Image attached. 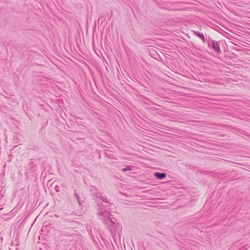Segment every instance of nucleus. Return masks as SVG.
Wrapping results in <instances>:
<instances>
[{
	"mask_svg": "<svg viewBox=\"0 0 250 250\" xmlns=\"http://www.w3.org/2000/svg\"><path fill=\"white\" fill-rule=\"evenodd\" d=\"M74 195L77 198V200L78 201V202L79 203V205H81V202H80V198L79 196L78 193L76 192V191H74Z\"/></svg>",
	"mask_w": 250,
	"mask_h": 250,
	"instance_id": "nucleus-8",
	"label": "nucleus"
},
{
	"mask_svg": "<svg viewBox=\"0 0 250 250\" xmlns=\"http://www.w3.org/2000/svg\"><path fill=\"white\" fill-rule=\"evenodd\" d=\"M104 207L103 205L99 206V209H98L97 212L98 217L107 225V227L110 231H114L117 224L116 219L112 217L111 216L112 215L110 214V211H107Z\"/></svg>",
	"mask_w": 250,
	"mask_h": 250,
	"instance_id": "nucleus-1",
	"label": "nucleus"
},
{
	"mask_svg": "<svg viewBox=\"0 0 250 250\" xmlns=\"http://www.w3.org/2000/svg\"><path fill=\"white\" fill-rule=\"evenodd\" d=\"M94 196H95V198L97 199H100L102 201L105 202V203L106 204V206L105 205H104V208L106 210V209H108L107 211H111L114 207V206L113 204H111L109 202L107 201V197L106 196H103L102 195V194L100 193H97L94 194ZM98 206L99 205H103V204H101L100 203H98Z\"/></svg>",
	"mask_w": 250,
	"mask_h": 250,
	"instance_id": "nucleus-2",
	"label": "nucleus"
},
{
	"mask_svg": "<svg viewBox=\"0 0 250 250\" xmlns=\"http://www.w3.org/2000/svg\"><path fill=\"white\" fill-rule=\"evenodd\" d=\"M193 32H194V34L196 36H197V37L200 38L204 43L205 42V36L203 35V34H202V33H200L199 31H193Z\"/></svg>",
	"mask_w": 250,
	"mask_h": 250,
	"instance_id": "nucleus-5",
	"label": "nucleus"
},
{
	"mask_svg": "<svg viewBox=\"0 0 250 250\" xmlns=\"http://www.w3.org/2000/svg\"><path fill=\"white\" fill-rule=\"evenodd\" d=\"M18 244L15 243L13 242L11 244V247L9 248V250H19L18 248Z\"/></svg>",
	"mask_w": 250,
	"mask_h": 250,
	"instance_id": "nucleus-6",
	"label": "nucleus"
},
{
	"mask_svg": "<svg viewBox=\"0 0 250 250\" xmlns=\"http://www.w3.org/2000/svg\"><path fill=\"white\" fill-rule=\"evenodd\" d=\"M208 44L209 47L212 48L215 52L221 53V50L220 47L219 42L215 41L211 39L208 42Z\"/></svg>",
	"mask_w": 250,
	"mask_h": 250,
	"instance_id": "nucleus-3",
	"label": "nucleus"
},
{
	"mask_svg": "<svg viewBox=\"0 0 250 250\" xmlns=\"http://www.w3.org/2000/svg\"><path fill=\"white\" fill-rule=\"evenodd\" d=\"M16 242H17V243L18 242V241L17 240V239H16Z\"/></svg>",
	"mask_w": 250,
	"mask_h": 250,
	"instance_id": "nucleus-10",
	"label": "nucleus"
},
{
	"mask_svg": "<svg viewBox=\"0 0 250 250\" xmlns=\"http://www.w3.org/2000/svg\"><path fill=\"white\" fill-rule=\"evenodd\" d=\"M154 176L158 179H163L166 177V174L165 173L156 172L154 173Z\"/></svg>",
	"mask_w": 250,
	"mask_h": 250,
	"instance_id": "nucleus-4",
	"label": "nucleus"
},
{
	"mask_svg": "<svg viewBox=\"0 0 250 250\" xmlns=\"http://www.w3.org/2000/svg\"><path fill=\"white\" fill-rule=\"evenodd\" d=\"M132 170V167L130 166H128L126 167L125 168L122 169V171L123 172H126L127 171H131Z\"/></svg>",
	"mask_w": 250,
	"mask_h": 250,
	"instance_id": "nucleus-7",
	"label": "nucleus"
},
{
	"mask_svg": "<svg viewBox=\"0 0 250 250\" xmlns=\"http://www.w3.org/2000/svg\"><path fill=\"white\" fill-rule=\"evenodd\" d=\"M55 190L56 191L59 192V187L58 186H56L55 187Z\"/></svg>",
	"mask_w": 250,
	"mask_h": 250,
	"instance_id": "nucleus-9",
	"label": "nucleus"
}]
</instances>
